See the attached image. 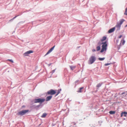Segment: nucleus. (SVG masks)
<instances>
[{"mask_svg":"<svg viewBox=\"0 0 127 127\" xmlns=\"http://www.w3.org/2000/svg\"><path fill=\"white\" fill-rule=\"evenodd\" d=\"M33 52L32 51L30 50L28 51L24 54L23 55L25 57L28 56V55L30 53H32Z\"/></svg>","mask_w":127,"mask_h":127,"instance_id":"nucleus-6","label":"nucleus"},{"mask_svg":"<svg viewBox=\"0 0 127 127\" xmlns=\"http://www.w3.org/2000/svg\"><path fill=\"white\" fill-rule=\"evenodd\" d=\"M71 70H73L76 67V66H70Z\"/></svg>","mask_w":127,"mask_h":127,"instance_id":"nucleus-13","label":"nucleus"},{"mask_svg":"<svg viewBox=\"0 0 127 127\" xmlns=\"http://www.w3.org/2000/svg\"><path fill=\"white\" fill-rule=\"evenodd\" d=\"M7 60L11 62L12 63H13V60H11L8 59V60Z\"/></svg>","mask_w":127,"mask_h":127,"instance_id":"nucleus-26","label":"nucleus"},{"mask_svg":"<svg viewBox=\"0 0 127 127\" xmlns=\"http://www.w3.org/2000/svg\"><path fill=\"white\" fill-rule=\"evenodd\" d=\"M105 59V58H99L98 59L100 61H102L104 60Z\"/></svg>","mask_w":127,"mask_h":127,"instance_id":"nucleus-18","label":"nucleus"},{"mask_svg":"<svg viewBox=\"0 0 127 127\" xmlns=\"http://www.w3.org/2000/svg\"><path fill=\"white\" fill-rule=\"evenodd\" d=\"M122 35H121L118 37V38H120L122 37Z\"/></svg>","mask_w":127,"mask_h":127,"instance_id":"nucleus-27","label":"nucleus"},{"mask_svg":"<svg viewBox=\"0 0 127 127\" xmlns=\"http://www.w3.org/2000/svg\"><path fill=\"white\" fill-rule=\"evenodd\" d=\"M106 37L105 36H103V38H102L101 39V41H102V42L103 41L105 40L106 39Z\"/></svg>","mask_w":127,"mask_h":127,"instance_id":"nucleus-16","label":"nucleus"},{"mask_svg":"<svg viewBox=\"0 0 127 127\" xmlns=\"http://www.w3.org/2000/svg\"><path fill=\"white\" fill-rule=\"evenodd\" d=\"M121 25H120V24H118L116 26V27H117V28H120V26H121Z\"/></svg>","mask_w":127,"mask_h":127,"instance_id":"nucleus-19","label":"nucleus"},{"mask_svg":"<svg viewBox=\"0 0 127 127\" xmlns=\"http://www.w3.org/2000/svg\"><path fill=\"white\" fill-rule=\"evenodd\" d=\"M60 90H58V91L57 92H56V93H57V94H56V96H57V95H58L60 93Z\"/></svg>","mask_w":127,"mask_h":127,"instance_id":"nucleus-22","label":"nucleus"},{"mask_svg":"<svg viewBox=\"0 0 127 127\" xmlns=\"http://www.w3.org/2000/svg\"><path fill=\"white\" fill-rule=\"evenodd\" d=\"M96 60V58L94 56H92L89 58V64H92Z\"/></svg>","mask_w":127,"mask_h":127,"instance_id":"nucleus-2","label":"nucleus"},{"mask_svg":"<svg viewBox=\"0 0 127 127\" xmlns=\"http://www.w3.org/2000/svg\"><path fill=\"white\" fill-rule=\"evenodd\" d=\"M125 21V20L124 19H122L121 20L120 22V25H121L123 22Z\"/></svg>","mask_w":127,"mask_h":127,"instance_id":"nucleus-17","label":"nucleus"},{"mask_svg":"<svg viewBox=\"0 0 127 127\" xmlns=\"http://www.w3.org/2000/svg\"><path fill=\"white\" fill-rule=\"evenodd\" d=\"M125 42V41L124 39H122L121 41L120 44L122 43V45H124Z\"/></svg>","mask_w":127,"mask_h":127,"instance_id":"nucleus-11","label":"nucleus"},{"mask_svg":"<svg viewBox=\"0 0 127 127\" xmlns=\"http://www.w3.org/2000/svg\"><path fill=\"white\" fill-rule=\"evenodd\" d=\"M52 96H49L47 97L46 98V101H48L50 100L52 98Z\"/></svg>","mask_w":127,"mask_h":127,"instance_id":"nucleus-10","label":"nucleus"},{"mask_svg":"<svg viewBox=\"0 0 127 127\" xmlns=\"http://www.w3.org/2000/svg\"><path fill=\"white\" fill-rule=\"evenodd\" d=\"M47 115V114L46 113H43L42 115L41 116L42 118H45L46 116Z\"/></svg>","mask_w":127,"mask_h":127,"instance_id":"nucleus-12","label":"nucleus"},{"mask_svg":"<svg viewBox=\"0 0 127 127\" xmlns=\"http://www.w3.org/2000/svg\"><path fill=\"white\" fill-rule=\"evenodd\" d=\"M101 84L100 83H99V84H98L97 85V87H100V86H101Z\"/></svg>","mask_w":127,"mask_h":127,"instance_id":"nucleus-23","label":"nucleus"},{"mask_svg":"<svg viewBox=\"0 0 127 127\" xmlns=\"http://www.w3.org/2000/svg\"><path fill=\"white\" fill-rule=\"evenodd\" d=\"M115 111H110L109 112V113L111 114H115Z\"/></svg>","mask_w":127,"mask_h":127,"instance_id":"nucleus-14","label":"nucleus"},{"mask_svg":"<svg viewBox=\"0 0 127 127\" xmlns=\"http://www.w3.org/2000/svg\"><path fill=\"white\" fill-rule=\"evenodd\" d=\"M127 27V25L125 26V27Z\"/></svg>","mask_w":127,"mask_h":127,"instance_id":"nucleus-31","label":"nucleus"},{"mask_svg":"<svg viewBox=\"0 0 127 127\" xmlns=\"http://www.w3.org/2000/svg\"><path fill=\"white\" fill-rule=\"evenodd\" d=\"M95 49H93V50H92V51L93 52H95Z\"/></svg>","mask_w":127,"mask_h":127,"instance_id":"nucleus-29","label":"nucleus"},{"mask_svg":"<svg viewBox=\"0 0 127 127\" xmlns=\"http://www.w3.org/2000/svg\"><path fill=\"white\" fill-rule=\"evenodd\" d=\"M18 16H15L14 17V18H13L12 19H11L10 20H9V21H11V20H13L14 19H15V18H16Z\"/></svg>","mask_w":127,"mask_h":127,"instance_id":"nucleus-24","label":"nucleus"},{"mask_svg":"<svg viewBox=\"0 0 127 127\" xmlns=\"http://www.w3.org/2000/svg\"><path fill=\"white\" fill-rule=\"evenodd\" d=\"M111 64L110 63H107V64H104V65L105 66H107V65H110Z\"/></svg>","mask_w":127,"mask_h":127,"instance_id":"nucleus-25","label":"nucleus"},{"mask_svg":"<svg viewBox=\"0 0 127 127\" xmlns=\"http://www.w3.org/2000/svg\"><path fill=\"white\" fill-rule=\"evenodd\" d=\"M100 49V47L99 46H97L96 47V50L97 51L99 50Z\"/></svg>","mask_w":127,"mask_h":127,"instance_id":"nucleus-21","label":"nucleus"},{"mask_svg":"<svg viewBox=\"0 0 127 127\" xmlns=\"http://www.w3.org/2000/svg\"><path fill=\"white\" fill-rule=\"evenodd\" d=\"M83 87H82L80 88L79 90H78L77 92L79 93H81L82 92V90L83 89Z\"/></svg>","mask_w":127,"mask_h":127,"instance_id":"nucleus-15","label":"nucleus"},{"mask_svg":"<svg viewBox=\"0 0 127 127\" xmlns=\"http://www.w3.org/2000/svg\"><path fill=\"white\" fill-rule=\"evenodd\" d=\"M125 93V92H123V93H122L121 95H123V94H124Z\"/></svg>","mask_w":127,"mask_h":127,"instance_id":"nucleus-30","label":"nucleus"},{"mask_svg":"<svg viewBox=\"0 0 127 127\" xmlns=\"http://www.w3.org/2000/svg\"><path fill=\"white\" fill-rule=\"evenodd\" d=\"M55 46H54L52 48L46 53L45 55H47L51 53L54 49V47H55Z\"/></svg>","mask_w":127,"mask_h":127,"instance_id":"nucleus-7","label":"nucleus"},{"mask_svg":"<svg viewBox=\"0 0 127 127\" xmlns=\"http://www.w3.org/2000/svg\"><path fill=\"white\" fill-rule=\"evenodd\" d=\"M45 100L44 98H38L37 99H35L34 100V103H41L44 102Z\"/></svg>","mask_w":127,"mask_h":127,"instance_id":"nucleus-3","label":"nucleus"},{"mask_svg":"<svg viewBox=\"0 0 127 127\" xmlns=\"http://www.w3.org/2000/svg\"><path fill=\"white\" fill-rule=\"evenodd\" d=\"M124 14L127 15V7L126 8L125 12Z\"/></svg>","mask_w":127,"mask_h":127,"instance_id":"nucleus-20","label":"nucleus"},{"mask_svg":"<svg viewBox=\"0 0 127 127\" xmlns=\"http://www.w3.org/2000/svg\"><path fill=\"white\" fill-rule=\"evenodd\" d=\"M55 69H54L51 72V73H54L55 72Z\"/></svg>","mask_w":127,"mask_h":127,"instance_id":"nucleus-28","label":"nucleus"},{"mask_svg":"<svg viewBox=\"0 0 127 127\" xmlns=\"http://www.w3.org/2000/svg\"><path fill=\"white\" fill-rule=\"evenodd\" d=\"M56 93V91L52 89H51L48 91L47 92V94L48 95H54Z\"/></svg>","mask_w":127,"mask_h":127,"instance_id":"nucleus-5","label":"nucleus"},{"mask_svg":"<svg viewBox=\"0 0 127 127\" xmlns=\"http://www.w3.org/2000/svg\"><path fill=\"white\" fill-rule=\"evenodd\" d=\"M127 114V112H123L122 113L121 115V117H122L123 116H124L125 117L126 116V115Z\"/></svg>","mask_w":127,"mask_h":127,"instance_id":"nucleus-9","label":"nucleus"},{"mask_svg":"<svg viewBox=\"0 0 127 127\" xmlns=\"http://www.w3.org/2000/svg\"><path fill=\"white\" fill-rule=\"evenodd\" d=\"M115 28L113 27L112 28L110 29L108 31V33H110L113 32L115 30Z\"/></svg>","mask_w":127,"mask_h":127,"instance_id":"nucleus-8","label":"nucleus"},{"mask_svg":"<svg viewBox=\"0 0 127 127\" xmlns=\"http://www.w3.org/2000/svg\"><path fill=\"white\" fill-rule=\"evenodd\" d=\"M102 44L103 45L102 46V49L100 51V52L101 53H102L104 51H106V47L107 46V42L106 41L104 43H102Z\"/></svg>","mask_w":127,"mask_h":127,"instance_id":"nucleus-1","label":"nucleus"},{"mask_svg":"<svg viewBox=\"0 0 127 127\" xmlns=\"http://www.w3.org/2000/svg\"><path fill=\"white\" fill-rule=\"evenodd\" d=\"M28 110H25L19 111L17 114L18 115L22 116L26 114V113L28 112Z\"/></svg>","mask_w":127,"mask_h":127,"instance_id":"nucleus-4","label":"nucleus"}]
</instances>
